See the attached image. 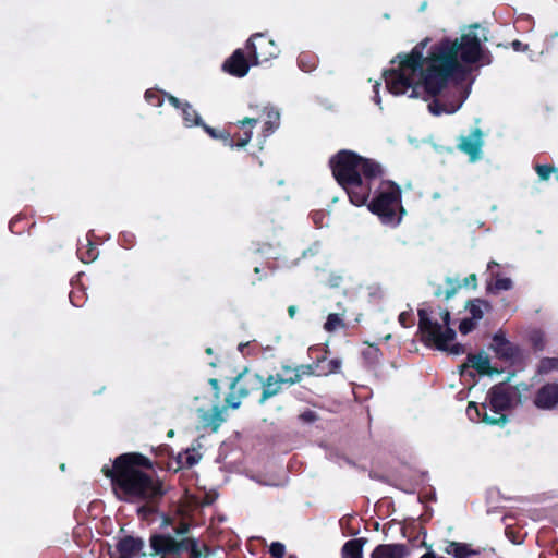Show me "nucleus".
Instances as JSON below:
<instances>
[{
	"label": "nucleus",
	"mask_w": 558,
	"mask_h": 558,
	"mask_svg": "<svg viewBox=\"0 0 558 558\" xmlns=\"http://www.w3.org/2000/svg\"><path fill=\"white\" fill-rule=\"evenodd\" d=\"M446 288L441 286H437L434 290V295L436 298H442L448 301L453 298L462 287H471L472 289H476L477 287V277L475 274H471L463 279V282H460L458 279H453L451 277H447L445 279Z\"/></svg>",
	"instance_id": "nucleus-14"
},
{
	"label": "nucleus",
	"mask_w": 558,
	"mask_h": 558,
	"mask_svg": "<svg viewBox=\"0 0 558 558\" xmlns=\"http://www.w3.org/2000/svg\"><path fill=\"white\" fill-rule=\"evenodd\" d=\"M458 83H450L448 88L442 90L440 94L433 96V100L428 104V110L434 116H440L442 113H454L460 107L461 101H449V102H442L440 99H438V96H441L444 94H450L452 89L454 92H458ZM427 96L432 97L425 89Z\"/></svg>",
	"instance_id": "nucleus-16"
},
{
	"label": "nucleus",
	"mask_w": 558,
	"mask_h": 558,
	"mask_svg": "<svg viewBox=\"0 0 558 558\" xmlns=\"http://www.w3.org/2000/svg\"><path fill=\"white\" fill-rule=\"evenodd\" d=\"M342 327H344L343 319L340 317L339 314L335 313L328 315L327 320L324 325L325 330L329 332Z\"/></svg>",
	"instance_id": "nucleus-35"
},
{
	"label": "nucleus",
	"mask_w": 558,
	"mask_h": 558,
	"mask_svg": "<svg viewBox=\"0 0 558 558\" xmlns=\"http://www.w3.org/2000/svg\"><path fill=\"white\" fill-rule=\"evenodd\" d=\"M379 86H380V83H378V82L374 85V92H375L374 100H375V102H376L377 105H379V104H380V97H379V95H378V93H379Z\"/></svg>",
	"instance_id": "nucleus-53"
},
{
	"label": "nucleus",
	"mask_w": 558,
	"mask_h": 558,
	"mask_svg": "<svg viewBox=\"0 0 558 558\" xmlns=\"http://www.w3.org/2000/svg\"><path fill=\"white\" fill-rule=\"evenodd\" d=\"M497 266H498V264L496 262L492 260V262L488 263L487 267H488L489 270H493V268L497 267Z\"/></svg>",
	"instance_id": "nucleus-58"
},
{
	"label": "nucleus",
	"mask_w": 558,
	"mask_h": 558,
	"mask_svg": "<svg viewBox=\"0 0 558 558\" xmlns=\"http://www.w3.org/2000/svg\"><path fill=\"white\" fill-rule=\"evenodd\" d=\"M148 542L149 557L181 558L183 553H187V558H201L210 553L209 546L196 537L178 538L169 532L150 533Z\"/></svg>",
	"instance_id": "nucleus-5"
},
{
	"label": "nucleus",
	"mask_w": 558,
	"mask_h": 558,
	"mask_svg": "<svg viewBox=\"0 0 558 558\" xmlns=\"http://www.w3.org/2000/svg\"><path fill=\"white\" fill-rule=\"evenodd\" d=\"M450 342H447V349L446 352H449L450 354L460 355L465 353V348L461 343H453L449 344Z\"/></svg>",
	"instance_id": "nucleus-44"
},
{
	"label": "nucleus",
	"mask_w": 558,
	"mask_h": 558,
	"mask_svg": "<svg viewBox=\"0 0 558 558\" xmlns=\"http://www.w3.org/2000/svg\"><path fill=\"white\" fill-rule=\"evenodd\" d=\"M223 418L220 409L216 405L213 412H204L201 416V422L204 428H210L211 432H217Z\"/></svg>",
	"instance_id": "nucleus-25"
},
{
	"label": "nucleus",
	"mask_w": 558,
	"mask_h": 558,
	"mask_svg": "<svg viewBox=\"0 0 558 558\" xmlns=\"http://www.w3.org/2000/svg\"><path fill=\"white\" fill-rule=\"evenodd\" d=\"M209 384L210 386L213 387L214 390H218L219 389V380L216 379V378H210L209 379Z\"/></svg>",
	"instance_id": "nucleus-55"
},
{
	"label": "nucleus",
	"mask_w": 558,
	"mask_h": 558,
	"mask_svg": "<svg viewBox=\"0 0 558 558\" xmlns=\"http://www.w3.org/2000/svg\"><path fill=\"white\" fill-rule=\"evenodd\" d=\"M222 70L228 74L235 77H243L250 70L248 59L242 49H236L233 53L223 62Z\"/></svg>",
	"instance_id": "nucleus-15"
},
{
	"label": "nucleus",
	"mask_w": 558,
	"mask_h": 558,
	"mask_svg": "<svg viewBox=\"0 0 558 558\" xmlns=\"http://www.w3.org/2000/svg\"><path fill=\"white\" fill-rule=\"evenodd\" d=\"M432 313L433 311L427 308L417 310L420 341L426 347L446 350L447 342L453 341L457 336L456 330L450 327V312L448 308L440 312L444 325L434 322Z\"/></svg>",
	"instance_id": "nucleus-7"
},
{
	"label": "nucleus",
	"mask_w": 558,
	"mask_h": 558,
	"mask_svg": "<svg viewBox=\"0 0 558 558\" xmlns=\"http://www.w3.org/2000/svg\"><path fill=\"white\" fill-rule=\"evenodd\" d=\"M300 418L306 423H313L317 420V414L312 410H306L300 414Z\"/></svg>",
	"instance_id": "nucleus-45"
},
{
	"label": "nucleus",
	"mask_w": 558,
	"mask_h": 558,
	"mask_svg": "<svg viewBox=\"0 0 558 558\" xmlns=\"http://www.w3.org/2000/svg\"><path fill=\"white\" fill-rule=\"evenodd\" d=\"M301 380H302V378L300 377V374H298L296 372H293L292 376L282 377L283 385H289V386L299 384Z\"/></svg>",
	"instance_id": "nucleus-47"
},
{
	"label": "nucleus",
	"mask_w": 558,
	"mask_h": 558,
	"mask_svg": "<svg viewBox=\"0 0 558 558\" xmlns=\"http://www.w3.org/2000/svg\"><path fill=\"white\" fill-rule=\"evenodd\" d=\"M165 96L167 97L168 101L177 109H181L183 107V104L184 101H181L179 98L170 95V94H165Z\"/></svg>",
	"instance_id": "nucleus-49"
},
{
	"label": "nucleus",
	"mask_w": 558,
	"mask_h": 558,
	"mask_svg": "<svg viewBox=\"0 0 558 558\" xmlns=\"http://www.w3.org/2000/svg\"><path fill=\"white\" fill-rule=\"evenodd\" d=\"M122 239H123V241H125L128 243L126 247H130L133 243L134 235L132 233H123Z\"/></svg>",
	"instance_id": "nucleus-51"
},
{
	"label": "nucleus",
	"mask_w": 558,
	"mask_h": 558,
	"mask_svg": "<svg viewBox=\"0 0 558 558\" xmlns=\"http://www.w3.org/2000/svg\"><path fill=\"white\" fill-rule=\"evenodd\" d=\"M477 322L472 318H464L459 324V331L462 335H468L476 328Z\"/></svg>",
	"instance_id": "nucleus-41"
},
{
	"label": "nucleus",
	"mask_w": 558,
	"mask_h": 558,
	"mask_svg": "<svg viewBox=\"0 0 558 558\" xmlns=\"http://www.w3.org/2000/svg\"><path fill=\"white\" fill-rule=\"evenodd\" d=\"M445 551L454 558H468L476 554V551L470 549L466 544L459 542H450Z\"/></svg>",
	"instance_id": "nucleus-29"
},
{
	"label": "nucleus",
	"mask_w": 558,
	"mask_h": 558,
	"mask_svg": "<svg viewBox=\"0 0 558 558\" xmlns=\"http://www.w3.org/2000/svg\"><path fill=\"white\" fill-rule=\"evenodd\" d=\"M533 404L538 410H555L558 408V383H545L534 393Z\"/></svg>",
	"instance_id": "nucleus-12"
},
{
	"label": "nucleus",
	"mask_w": 558,
	"mask_h": 558,
	"mask_svg": "<svg viewBox=\"0 0 558 558\" xmlns=\"http://www.w3.org/2000/svg\"><path fill=\"white\" fill-rule=\"evenodd\" d=\"M34 225L35 221H31L25 215L19 214L10 221L9 228L12 233L22 234L26 230L29 231Z\"/></svg>",
	"instance_id": "nucleus-28"
},
{
	"label": "nucleus",
	"mask_w": 558,
	"mask_h": 558,
	"mask_svg": "<svg viewBox=\"0 0 558 558\" xmlns=\"http://www.w3.org/2000/svg\"><path fill=\"white\" fill-rule=\"evenodd\" d=\"M248 59L253 64L267 62L276 58L280 50L272 39L262 33L253 34L246 41Z\"/></svg>",
	"instance_id": "nucleus-9"
},
{
	"label": "nucleus",
	"mask_w": 558,
	"mask_h": 558,
	"mask_svg": "<svg viewBox=\"0 0 558 558\" xmlns=\"http://www.w3.org/2000/svg\"><path fill=\"white\" fill-rule=\"evenodd\" d=\"M535 171L542 181H547L553 173L556 174V179L558 180V168L554 165H536Z\"/></svg>",
	"instance_id": "nucleus-33"
},
{
	"label": "nucleus",
	"mask_w": 558,
	"mask_h": 558,
	"mask_svg": "<svg viewBox=\"0 0 558 558\" xmlns=\"http://www.w3.org/2000/svg\"><path fill=\"white\" fill-rule=\"evenodd\" d=\"M483 144V132L480 128H475L470 135L459 137L457 147L468 155L471 161H476L481 158Z\"/></svg>",
	"instance_id": "nucleus-13"
},
{
	"label": "nucleus",
	"mask_w": 558,
	"mask_h": 558,
	"mask_svg": "<svg viewBox=\"0 0 558 558\" xmlns=\"http://www.w3.org/2000/svg\"><path fill=\"white\" fill-rule=\"evenodd\" d=\"M510 45H511L512 49L517 52H525L529 50V45L522 43L519 39H514Z\"/></svg>",
	"instance_id": "nucleus-46"
},
{
	"label": "nucleus",
	"mask_w": 558,
	"mask_h": 558,
	"mask_svg": "<svg viewBox=\"0 0 558 558\" xmlns=\"http://www.w3.org/2000/svg\"><path fill=\"white\" fill-rule=\"evenodd\" d=\"M254 272H255V274H260V272H262V268H259V267H255V268H254Z\"/></svg>",
	"instance_id": "nucleus-60"
},
{
	"label": "nucleus",
	"mask_w": 558,
	"mask_h": 558,
	"mask_svg": "<svg viewBox=\"0 0 558 558\" xmlns=\"http://www.w3.org/2000/svg\"><path fill=\"white\" fill-rule=\"evenodd\" d=\"M263 386V376L256 373L239 374L230 386V393L226 397V402L232 409H238L241 399L246 398L255 392L260 391Z\"/></svg>",
	"instance_id": "nucleus-8"
},
{
	"label": "nucleus",
	"mask_w": 558,
	"mask_h": 558,
	"mask_svg": "<svg viewBox=\"0 0 558 558\" xmlns=\"http://www.w3.org/2000/svg\"><path fill=\"white\" fill-rule=\"evenodd\" d=\"M341 368V361L339 359L328 360L325 357V362L320 363V367L318 368L319 376H328L330 374H336Z\"/></svg>",
	"instance_id": "nucleus-32"
},
{
	"label": "nucleus",
	"mask_w": 558,
	"mask_h": 558,
	"mask_svg": "<svg viewBox=\"0 0 558 558\" xmlns=\"http://www.w3.org/2000/svg\"><path fill=\"white\" fill-rule=\"evenodd\" d=\"M489 349L495 353L497 359L504 362L514 364L523 359L520 345L508 340L502 330L497 331L493 336Z\"/></svg>",
	"instance_id": "nucleus-10"
},
{
	"label": "nucleus",
	"mask_w": 558,
	"mask_h": 558,
	"mask_svg": "<svg viewBox=\"0 0 558 558\" xmlns=\"http://www.w3.org/2000/svg\"><path fill=\"white\" fill-rule=\"evenodd\" d=\"M185 453H186V457H185V461L184 462H182V460H181L182 459V454L179 453L178 460H177V463H178L177 470H180L182 468H192L201 459V456H195V454L191 453L190 449H186Z\"/></svg>",
	"instance_id": "nucleus-36"
},
{
	"label": "nucleus",
	"mask_w": 558,
	"mask_h": 558,
	"mask_svg": "<svg viewBox=\"0 0 558 558\" xmlns=\"http://www.w3.org/2000/svg\"><path fill=\"white\" fill-rule=\"evenodd\" d=\"M98 254L99 251L96 244L89 239H86V244H81L77 247V256L85 264L94 262Z\"/></svg>",
	"instance_id": "nucleus-26"
},
{
	"label": "nucleus",
	"mask_w": 558,
	"mask_h": 558,
	"mask_svg": "<svg viewBox=\"0 0 558 558\" xmlns=\"http://www.w3.org/2000/svg\"><path fill=\"white\" fill-rule=\"evenodd\" d=\"M173 535L178 538L194 537L191 535V524L185 521H180L173 527Z\"/></svg>",
	"instance_id": "nucleus-38"
},
{
	"label": "nucleus",
	"mask_w": 558,
	"mask_h": 558,
	"mask_svg": "<svg viewBox=\"0 0 558 558\" xmlns=\"http://www.w3.org/2000/svg\"><path fill=\"white\" fill-rule=\"evenodd\" d=\"M174 435V430L173 429H170L167 434L168 437H172Z\"/></svg>",
	"instance_id": "nucleus-61"
},
{
	"label": "nucleus",
	"mask_w": 558,
	"mask_h": 558,
	"mask_svg": "<svg viewBox=\"0 0 558 558\" xmlns=\"http://www.w3.org/2000/svg\"><path fill=\"white\" fill-rule=\"evenodd\" d=\"M373 189H375L374 197L365 204L368 210L378 216L384 225L398 226L404 214V208L401 205L400 186L391 180H384V177H381Z\"/></svg>",
	"instance_id": "nucleus-4"
},
{
	"label": "nucleus",
	"mask_w": 558,
	"mask_h": 558,
	"mask_svg": "<svg viewBox=\"0 0 558 558\" xmlns=\"http://www.w3.org/2000/svg\"><path fill=\"white\" fill-rule=\"evenodd\" d=\"M216 140L221 141L225 146H228L230 148H234L235 147L234 136H233V134H231L227 130H220Z\"/></svg>",
	"instance_id": "nucleus-40"
},
{
	"label": "nucleus",
	"mask_w": 558,
	"mask_h": 558,
	"mask_svg": "<svg viewBox=\"0 0 558 558\" xmlns=\"http://www.w3.org/2000/svg\"><path fill=\"white\" fill-rule=\"evenodd\" d=\"M211 138L216 140L217 135L219 134L220 130H217L215 128H211L207 125L206 123L202 122V125H199Z\"/></svg>",
	"instance_id": "nucleus-48"
},
{
	"label": "nucleus",
	"mask_w": 558,
	"mask_h": 558,
	"mask_svg": "<svg viewBox=\"0 0 558 558\" xmlns=\"http://www.w3.org/2000/svg\"><path fill=\"white\" fill-rule=\"evenodd\" d=\"M209 365H210V366H213V367H215V366H216V363L210 362V363H209Z\"/></svg>",
	"instance_id": "nucleus-63"
},
{
	"label": "nucleus",
	"mask_w": 558,
	"mask_h": 558,
	"mask_svg": "<svg viewBox=\"0 0 558 558\" xmlns=\"http://www.w3.org/2000/svg\"><path fill=\"white\" fill-rule=\"evenodd\" d=\"M282 376L280 375L270 374L266 378H263L258 403L264 404L270 398L279 395L282 391Z\"/></svg>",
	"instance_id": "nucleus-17"
},
{
	"label": "nucleus",
	"mask_w": 558,
	"mask_h": 558,
	"mask_svg": "<svg viewBox=\"0 0 558 558\" xmlns=\"http://www.w3.org/2000/svg\"><path fill=\"white\" fill-rule=\"evenodd\" d=\"M329 168L350 203L357 207L367 203L377 180L385 175L378 161L349 149H341L331 156Z\"/></svg>",
	"instance_id": "nucleus-3"
},
{
	"label": "nucleus",
	"mask_w": 558,
	"mask_h": 558,
	"mask_svg": "<svg viewBox=\"0 0 558 558\" xmlns=\"http://www.w3.org/2000/svg\"><path fill=\"white\" fill-rule=\"evenodd\" d=\"M409 550L404 544H380L375 547L372 558H404Z\"/></svg>",
	"instance_id": "nucleus-20"
},
{
	"label": "nucleus",
	"mask_w": 558,
	"mask_h": 558,
	"mask_svg": "<svg viewBox=\"0 0 558 558\" xmlns=\"http://www.w3.org/2000/svg\"><path fill=\"white\" fill-rule=\"evenodd\" d=\"M181 110L185 126L192 128L202 125L203 120L201 116L190 102L184 101Z\"/></svg>",
	"instance_id": "nucleus-27"
},
{
	"label": "nucleus",
	"mask_w": 558,
	"mask_h": 558,
	"mask_svg": "<svg viewBox=\"0 0 558 558\" xmlns=\"http://www.w3.org/2000/svg\"><path fill=\"white\" fill-rule=\"evenodd\" d=\"M163 96L165 95L157 89H147L145 92L146 101L154 107H160L162 105Z\"/></svg>",
	"instance_id": "nucleus-37"
},
{
	"label": "nucleus",
	"mask_w": 558,
	"mask_h": 558,
	"mask_svg": "<svg viewBox=\"0 0 558 558\" xmlns=\"http://www.w3.org/2000/svg\"><path fill=\"white\" fill-rule=\"evenodd\" d=\"M259 120H264L263 135L265 137L274 133L280 124L279 111L270 106H266L262 109L260 114L257 117Z\"/></svg>",
	"instance_id": "nucleus-21"
},
{
	"label": "nucleus",
	"mask_w": 558,
	"mask_h": 558,
	"mask_svg": "<svg viewBox=\"0 0 558 558\" xmlns=\"http://www.w3.org/2000/svg\"><path fill=\"white\" fill-rule=\"evenodd\" d=\"M206 354L208 355H211L214 353L213 351V348L208 347L206 350H205Z\"/></svg>",
	"instance_id": "nucleus-59"
},
{
	"label": "nucleus",
	"mask_w": 558,
	"mask_h": 558,
	"mask_svg": "<svg viewBox=\"0 0 558 558\" xmlns=\"http://www.w3.org/2000/svg\"><path fill=\"white\" fill-rule=\"evenodd\" d=\"M493 61V57L490 52L486 49H484V57L480 62H483V64H490Z\"/></svg>",
	"instance_id": "nucleus-50"
},
{
	"label": "nucleus",
	"mask_w": 558,
	"mask_h": 558,
	"mask_svg": "<svg viewBox=\"0 0 558 558\" xmlns=\"http://www.w3.org/2000/svg\"><path fill=\"white\" fill-rule=\"evenodd\" d=\"M558 372V357H542L536 366L535 375L546 376Z\"/></svg>",
	"instance_id": "nucleus-30"
},
{
	"label": "nucleus",
	"mask_w": 558,
	"mask_h": 558,
	"mask_svg": "<svg viewBox=\"0 0 558 558\" xmlns=\"http://www.w3.org/2000/svg\"><path fill=\"white\" fill-rule=\"evenodd\" d=\"M489 410L492 415L487 413V404L477 405L475 402H469L468 415L471 420H477L488 425H504L507 422V415L504 413L512 405V395L506 384L494 385L487 393Z\"/></svg>",
	"instance_id": "nucleus-6"
},
{
	"label": "nucleus",
	"mask_w": 558,
	"mask_h": 558,
	"mask_svg": "<svg viewBox=\"0 0 558 558\" xmlns=\"http://www.w3.org/2000/svg\"><path fill=\"white\" fill-rule=\"evenodd\" d=\"M325 362V356H322L320 359H317V361L313 364H301L294 368H291L290 366L283 365L282 371L283 372H296L300 374V377L303 378V376H319L318 368L320 367V363Z\"/></svg>",
	"instance_id": "nucleus-24"
},
{
	"label": "nucleus",
	"mask_w": 558,
	"mask_h": 558,
	"mask_svg": "<svg viewBox=\"0 0 558 558\" xmlns=\"http://www.w3.org/2000/svg\"><path fill=\"white\" fill-rule=\"evenodd\" d=\"M465 308L470 312L472 319L475 322L481 320L484 317V311L492 308L490 303L482 299L469 300L465 304Z\"/></svg>",
	"instance_id": "nucleus-23"
},
{
	"label": "nucleus",
	"mask_w": 558,
	"mask_h": 558,
	"mask_svg": "<svg viewBox=\"0 0 558 558\" xmlns=\"http://www.w3.org/2000/svg\"><path fill=\"white\" fill-rule=\"evenodd\" d=\"M367 539L364 537L350 539L342 547L343 558H363V547Z\"/></svg>",
	"instance_id": "nucleus-22"
},
{
	"label": "nucleus",
	"mask_w": 558,
	"mask_h": 558,
	"mask_svg": "<svg viewBox=\"0 0 558 558\" xmlns=\"http://www.w3.org/2000/svg\"><path fill=\"white\" fill-rule=\"evenodd\" d=\"M70 299H71V302H72V305H75V306H78L72 299V296L70 295Z\"/></svg>",
	"instance_id": "nucleus-62"
},
{
	"label": "nucleus",
	"mask_w": 558,
	"mask_h": 558,
	"mask_svg": "<svg viewBox=\"0 0 558 558\" xmlns=\"http://www.w3.org/2000/svg\"><path fill=\"white\" fill-rule=\"evenodd\" d=\"M101 473L110 480L112 492L121 501L141 504L136 514L149 520L159 512L167 494L163 481L155 473V462L141 452L117 456L111 465L105 464Z\"/></svg>",
	"instance_id": "nucleus-2"
},
{
	"label": "nucleus",
	"mask_w": 558,
	"mask_h": 558,
	"mask_svg": "<svg viewBox=\"0 0 558 558\" xmlns=\"http://www.w3.org/2000/svg\"><path fill=\"white\" fill-rule=\"evenodd\" d=\"M468 362L470 363V366L476 369L480 375H492L494 373H499L497 368L490 366L489 357L484 353L468 354ZM468 367L469 364L461 365V373H463V371Z\"/></svg>",
	"instance_id": "nucleus-18"
},
{
	"label": "nucleus",
	"mask_w": 558,
	"mask_h": 558,
	"mask_svg": "<svg viewBox=\"0 0 558 558\" xmlns=\"http://www.w3.org/2000/svg\"><path fill=\"white\" fill-rule=\"evenodd\" d=\"M259 118H244L238 121L236 125L242 130V132L234 133L235 147L243 148L245 147L253 136V128L258 123Z\"/></svg>",
	"instance_id": "nucleus-19"
},
{
	"label": "nucleus",
	"mask_w": 558,
	"mask_h": 558,
	"mask_svg": "<svg viewBox=\"0 0 558 558\" xmlns=\"http://www.w3.org/2000/svg\"><path fill=\"white\" fill-rule=\"evenodd\" d=\"M420 558H437V557L434 551H427L424 555H422Z\"/></svg>",
	"instance_id": "nucleus-57"
},
{
	"label": "nucleus",
	"mask_w": 558,
	"mask_h": 558,
	"mask_svg": "<svg viewBox=\"0 0 558 558\" xmlns=\"http://www.w3.org/2000/svg\"><path fill=\"white\" fill-rule=\"evenodd\" d=\"M298 65L304 72H312L316 69L317 59L315 56L307 52H302L298 57Z\"/></svg>",
	"instance_id": "nucleus-31"
},
{
	"label": "nucleus",
	"mask_w": 558,
	"mask_h": 558,
	"mask_svg": "<svg viewBox=\"0 0 558 558\" xmlns=\"http://www.w3.org/2000/svg\"><path fill=\"white\" fill-rule=\"evenodd\" d=\"M530 342L534 352H542L545 350L546 340L542 331H533L530 335Z\"/></svg>",
	"instance_id": "nucleus-34"
},
{
	"label": "nucleus",
	"mask_w": 558,
	"mask_h": 558,
	"mask_svg": "<svg viewBox=\"0 0 558 558\" xmlns=\"http://www.w3.org/2000/svg\"><path fill=\"white\" fill-rule=\"evenodd\" d=\"M477 28L480 25L473 24L460 37H444L428 48L426 56L428 37L417 43L410 53L398 54L399 65L383 74L387 89L393 95L411 90L409 97L417 98L420 88L436 96L450 83H458L466 72L463 64H476L484 57L482 38L474 32Z\"/></svg>",
	"instance_id": "nucleus-1"
},
{
	"label": "nucleus",
	"mask_w": 558,
	"mask_h": 558,
	"mask_svg": "<svg viewBox=\"0 0 558 558\" xmlns=\"http://www.w3.org/2000/svg\"><path fill=\"white\" fill-rule=\"evenodd\" d=\"M145 543L140 536L124 535L120 537L114 546L111 558H141L148 556L144 551Z\"/></svg>",
	"instance_id": "nucleus-11"
},
{
	"label": "nucleus",
	"mask_w": 558,
	"mask_h": 558,
	"mask_svg": "<svg viewBox=\"0 0 558 558\" xmlns=\"http://www.w3.org/2000/svg\"><path fill=\"white\" fill-rule=\"evenodd\" d=\"M157 456H168L170 454V448L168 446H161L158 448V451L156 453Z\"/></svg>",
	"instance_id": "nucleus-52"
},
{
	"label": "nucleus",
	"mask_w": 558,
	"mask_h": 558,
	"mask_svg": "<svg viewBox=\"0 0 558 558\" xmlns=\"http://www.w3.org/2000/svg\"><path fill=\"white\" fill-rule=\"evenodd\" d=\"M173 522V519L169 515H165L163 517V520H162V526H168L170 524H172Z\"/></svg>",
	"instance_id": "nucleus-56"
},
{
	"label": "nucleus",
	"mask_w": 558,
	"mask_h": 558,
	"mask_svg": "<svg viewBox=\"0 0 558 558\" xmlns=\"http://www.w3.org/2000/svg\"><path fill=\"white\" fill-rule=\"evenodd\" d=\"M512 288V281L510 278H501L498 276V274L496 275V279H495V282H494V286L493 287H488V290H496V291H507V290H510Z\"/></svg>",
	"instance_id": "nucleus-39"
},
{
	"label": "nucleus",
	"mask_w": 558,
	"mask_h": 558,
	"mask_svg": "<svg viewBox=\"0 0 558 558\" xmlns=\"http://www.w3.org/2000/svg\"><path fill=\"white\" fill-rule=\"evenodd\" d=\"M288 314H289V317H290L291 319H293V318H294V316H295V314H296V306H295V305H290V306L288 307Z\"/></svg>",
	"instance_id": "nucleus-54"
},
{
	"label": "nucleus",
	"mask_w": 558,
	"mask_h": 558,
	"mask_svg": "<svg viewBox=\"0 0 558 558\" xmlns=\"http://www.w3.org/2000/svg\"><path fill=\"white\" fill-rule=\"evenodd\" d=\"M269 553L274 558H283L286 547L282 543L274 542L269 547Z\"/></svg>",
	"instance_id": "nucleus-42"
},
{
	"label": "nucleus",
	"mask_w": 558,
	"mask_h": 558,
	"mask_svg": "<svg viewBox=\"0 0 558 558\" xmlns=\"http://www.w3.org/2000/svg\"><path fill=\"white\" fill-rule=\"evenodd\" d=\"M398 320L400 325L404 328H409L414 324L413 314L409 311L401 312L399 314Z\"/></svg>",
	"instance_id": "nucleus-43"
}]
</instances>
